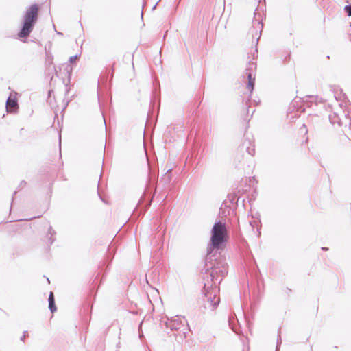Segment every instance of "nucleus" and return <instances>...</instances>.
<instances>
[{"instance_id":"nucleus-1","label":"nucleus","mask_w":351,"mask_h":351,"mask_svg":"<svg viewBox=\"0 0 351 351\" xmlns=\"http://www.w3.org/2000/svg\"><path fill=\"white\" fill-rule=\"evenodd\" d=\"M228 235L226 224L221 221L214 223L211 230L210 244L208 247V254L213 250H219L228 241Z\"/></svg>"},{"instance_id":"nucleus-2","label":"nucleus","mask_w":351,"mask_h":351,"mask_svg":"<svg viewBox=\"0 0 351 351\" xmlns=\"http://www.w3.org/2000/svg\"><path fill=\"white\" fill-rule=\"evenodd\" d=\"M38 11L39 7L36 4L31 5L27 10L24 15L23 27L18 34L19 38H26L29 36L37 21Z\"/></svg>"},{"instance_id":"nucleus-3","label":"nucleus","mask_w":351,"mask_h":351,"mask_svg":"<svg viewBox=\"0 0 351 351\" xmlns=\"http://www.w3.org/2000/svg\"><path fill=\"white\" fill-rule=\"evenodd\" d=\"M206 285L204 286L205 289V298H206V302L204 304V307L210 311H213L217 306L219 303L220 299L218 295L219 289L215 285V287L208 289V288H206Z\"/></svg>"},{"instance_id":"nucleus-4","label":"nucleus","mask_w":351,"mask_h":351,"mask_svg":"<svg viewBox=\"0 0 351 351\" xmlns=\"http://www.w3.org/2000/svg\"><path fill=\"white\" fill-rule=\"evenodd\" d=\"M228 267L227 263L222 261H219L213 267L210 277L214 285L221 282L222 278L228 274Z\"/></svg>"},{"instance_id":"nucleus-5","label":"nucleus","mask_w":351,"mask_h":351,"mask_svg":"<svg viewBox=\"0 0 351 351\" xmlns=\"http://www.w3.org/2000/svg\"><path fill=\"white\" fill-rule=\"evenodd\" d=\"M186 324H187V321L184 317L178 315L168 319L166 322L167 327L172 330H182V328H184Z\"/></svg>"},{"instance_id":"nucleus-6","label":"nucleus","mask_w":351,"mask_h":351,"mask_svg":"<svg viewBox=\"0 0 351 351\" xmlns=\"http://www.w3.org/2000/svg\"><path fill=\"white\" fill-rule=\"evenodd\" d=\"M329 120L332 124H337L339 126L346 125L347 123L350 124V121L346 114L342 115L341 117L337 112L330 114L329 115Z\"/></svg>"},{"instance_id":"nucleus-7","label":"nucleus","mask_w":351,"mask_h":351,"mask_svg":"<svg viewBox=\"0 0 351 351\" xmlns=\"http://www.w3.org/2000/svg\"><path fill=\"white\" fill-rule=\"evenodd\" d=\"M18 108V104L15 98L9 97L6 101V109L8 112H16Z\"/></svg>"},{"instance_id":"nucleus-8","label":"nucleus","mask_w":351,"mask_h":351,"mask_svg":"<svg viewBox=\"0 0 351 351\" xmlns=\"http://www.w3.org/2000/svg\"><path fill=\"white\" fill-rule=\"evenodd\" d=\"M246 71L248 78V84L247 85V88L250 91V93H252L254 89L255 77H253L252 73L249 72V69H247Z\"/></svg>"},{"instance_id":"nucleus-9","label":"nucleus","mask_w":351,"mask_h":351,"mask_svg":"<svg viewBox=\"0 0 351 351\" xmlns=\"http://www.w3.org/2000/svg\"><path fill=\"white\" fill-rule=\"evenodd\" d=\"M48 300L49 308L50 309L51 313H54L56 311V307L55 306V300L53 293L52 292L50 293Z\"/></svg>"},{"instance_id":"nucleus-10","label":"nucleus","mask_w":351,"mask_h":351,"mask_svg":"<svg viewBox=\"0 0 351 351\" xmlns=\"http://www.w3.org/2000/svg\"><path fill=\"white\" fill-rule=\"evenodd\" d=\"M79 56H80V55H77V54H76V55H75V56H71V57L69 58V62H70L71 64H73V62H75V60H77V58Z\"/></svg>"},{"instance_id":"nucleus-11","label":"nucleus","mask_w":351,"mask_h":351,"mask_svg":"<svg viewBox=\"0 0 351 351\" xmlns=\"http://www.w3.org/2000/svg\"><path fill=\"white\" fill-rule=\"evenodd\" d=\"M345 10L347 12L349 16H351V5H348L345 7Z\"/></svg>"},{"instance_id":"nucleus-12","label":"nucleus","mask_w":351,"mask_h":351,"mask_svg":"<svg viewBox=\"0 0 351 351\" xmlns=\"http://www.w3.org/2000/svg\"><path fill=\"white\" fill-rule=\"evenodd\" d=\"M281 344V337L280 335H278V337L277 339V346L276 351H278V346Z\"/></svg>"},{"instance_id":"nucleus-13","label":"nucleus","mask_w":351,"mask_h":351,"mask_svg":"<svg viewBox=\"0 0 351 351\" xmlns=\"http://www.w3.org/2000/svg\"><path fill=\"white\" fill-rule=\"evenodd\" d=\"M253 51H254V53L252 56H253V58H254L255 53H258L257 45L254 46V47L253 48Z\"/></svg>"},{"instance_id":"nucleus-14","label":"nucleus","mask_w":351,"mask_h":351,"mask_svg":"<svg viewBox=\"0 0 351 351\" xmlns=\"http://www.w3.org/2000/svg\"><path fill=\"white\" fill-rule=\"evenodd\" d=\"M26 333H27V331H25L23 336L21 337V340L22 341H24L25 339V336H26Z\"/></svg>"},{"instance_id":"nucleus-15","label":"nucleus","mask_w":351,"mask_h":351,"mask_svg":"<svg viewBox=\"0 0 351 351\" xmlns=\"http://www.w3.org/2000/svg\"><path fill=\"white\" fill-rule=\"evenodd\" d=\"M51 230H51V227H50V228H49V233H50V234H52V233H51Z\"/></svg>"},{"instance_id":"nucleus-16","label":"nucleus","mask_w":351,"mask_h":351,"mask_svg":"<svg viewBox=\"0 0 351 351\" xmlns=\"http://www.w3.org/2000/svg\"><path fill=\"white\" fill-rule=\"evenodd\" d=\"M302 128H303L304 129V130L306 132L305 125H302Z\"/></svg>"}]
</instances>
